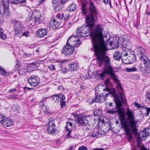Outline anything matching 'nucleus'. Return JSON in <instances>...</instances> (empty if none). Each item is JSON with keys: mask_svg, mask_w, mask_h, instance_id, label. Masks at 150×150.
I'll list each match as a JSON object with an SVG mask.
<instances>
[{"mask_svg": "<svg viewBox=\"0 0 150 150\" xmlns=\"http://www.w3.org/2000/svg\"><path fill=\"white\" fill-rule=\"evenodd\" d=\"M104 149L103 148H94L93 150H104Z\"/></svg>", "mask_w": 150, "mask_h": 150, "instance_id": "nucleus-60", "label": "nucleus"}, {"mask_svg": "<svg viewBox=\"0 0 150 150\" xmlns=\"http://www.w3.org/2000/svg\"><path fill=\"white\" fill-rule=\"evenodd\" d=\"M11 3L13 4H25L26 0H9Z\"/></svg>", "mask_w": 150, "mask_h": 150, "instance_id": "nucleus-26", "label": "nucleus"}, {"mask_svg": "<svg viewBox=\"0 0 150 150\" xmlns=\"http://www.w3.org/2000/svg\"><path fill=\"white\" fill-rule=\"evenodd\" d=\"M64 20H66L69 17V15L68 14L67 15H66L65 14H64Z\"/></svg>", "mask_w": 150, "mask_h": 150, "instance_id": "nucleus-56", "label": "nucleus"}, {"mask_svg": "<svg viewBox=\"0 0 150 150\" xmlns=\"http://www.w3.org/2000/svg\"><path fill=\"white\" fill-rule=\"evenodd\" d=\"M143 61L144 64L147 69V72L150 71V60L147 57H144V58L141 60Z\"/></svg>", "mask_w": 150, "mask_h": 150, "instance_id": "nucleus-19", "label": "nucleus"}, {"mask_svg": "<svg viewBox=\"0 0 150 150\" xmlns=\"http://www.w3.org/2000/svg\"><path fill=\"white\" fill-rule=\"evenodd\" d=\"M0 13L1 16L6 18L10 16L9 3L6 0L4 1L3 5L0 6Z\"/></svg>", "mask_w": 150, "mask_h": 150, "instance_id": "nucleus-7", "label": "nucleus"}, {"mask_svg": "<svg viewBox=\"0 0 150 150\" xmlns=\"http://www.w3.org/2000/svg\"><path fill=\"white\" fill-rule=\"evenodd\" d=\"M127 115L129 121L128 122H126L124 124L123 126H129L133 131L136 130V126H137L138 123L135 120V119L133 113L131 111L129 108L127 109Z\"/></svg>", "mask_w": 150, "mask_h": 150, "instance_id": "nucleus-4", "label": "nucleus"}, {"mask_svg": "<svg viewBox=\"0 0 150 150\" xmlns=\"http://www.w3.org/2000/svg\"><path fill=\"white\" fill-rule=\"evenodd\" d=\"M103 2L105 4H107L108 3V0H103Z\"/></svg>", "mask_w": 150, "mask_h": 150, "instance_id": "nucleus-61", "label": "nucleus"}, {"mask_svg": "<svg viewBox=\"0 0 150 150\" xmlns=\"http://www.w3.org/2000/svg\"><path fill=\"white\" fill-rule=\"evenodd\" d=\"M0 73L3 76H6L7 74V72L1 67H0Z\"/></svg>", "mask_w": 150, "mask_h": 150, "instance_id": "nucleus-36", "label": "nucleus"}, {"mask_svg": "<svg viewBox=\"0 0 150 150\" xmlns=\"http://www.w3.org/2000/svg\"><path fill=\"white\" fill-rule=\"evenodd\" d=\"M121 100H117L115 101L116 106L117 108V109L115 110H109L107 111V112L109 114H113L117 112L120 115H122L124 113L123 109L120 107L122 104L123 101V97L122 96H121Z\"/></svg>", "mask_w": 150, "mask_h": 150, "instance_id": "nucleus-8", "label": "nucleus"}, {"mask_svg": "<svg viewBox=\"0 0 150 150\" xmlns=\"http://www.w3.org/2000/svg\"><path fill=\"white\" fill-rule=\"evenodd\" d=\"M52 26L53 29H54L57 27H58L59 26V23H58L57 21L55 19H54L53 22H52Z\"/></svg>", "mask_w": 150, "mask_h": 150, "instance_id": "nucleus-30", "label": "nucleus"}, {"mask_svg": "<svg viewBox=\"0 0 150 150\" xmlns=\"http://www.w3.org/2000/svg\"><path fill=\"white\" fill-rule=\"evenodd\" d=\"M0 123L5 127H8L12 125L14 121L10 118H4L0 120Z\"/></svg>", "mask_w": 150, "mask_h": 150, "instance_id": "nucleus-17", "label": "nucleus"}, {"mask_svg": "<svg viewBox=\"0 0 150 150\" xmlns=\"http://www.w3.org/2000/svg\"><path fill=\"white\" fill-rule=\"evenodd\" d=\"M125 39L123 37H120L119 38L118 41H119V43H120V44H122V45H125Z\"/></svg>", "mask_w": 150, "mask_h": 150, "instance_id": "nucleus-39", "label": "nucleus"}, {"mask_svg": "<svg viewBox=\"0 0 150 150\" xmlns=\"http://www.w3.org/2000/svg\"><path fill=\"white\" fill-rule=\"evenodd\" d=\"M94 49L96 59L99 63V66H100L103 63L104 64L105 67L102 70V72L98 74L101 79L103 80L105 78V75L109 74L112 78H113L117 83L118 87L122 91V86L119 80L116 77V75L114 73L112 66L110 65L109 59L105 56L106 51L107 50V47H104L102 50H100V49H98L96 46L94 45Z\"/></svg>", "mask_w": 150, "mask_h": 150, "instance_id": "nucleus-2", "label": "nucleus"}, {"mask_svg": "<svg viewBox=\"0 0 150 150\" xmlns=\"http://www.w3.org/2000/svg\"><path fill=\"white\" fill-rule=\"evenodd\" d=\"M23 89L24 90L25 93H26V92L28 91V90L30 91L31 90L33 89L32 88H29L27 87H24Z\"/></svg>", "mask_w": 150, "mask_h": 150, "instance_id": "nucleus-48", "label": "nucleus"}, {"mask_svg": "<svg viewBox=\"0 0 150 150\" xmlns=\"http://www.w3.org/2000/svg\"><path fill=\"white\" fill-rule=\"evenodd\" d=\"M147 69L146 67L142 64H140L139 66L138 70L141 71L146 77L150 76V71L147 72Z\"/></svg>", "mask_w": 150, "mask_h": 150, "instance_id": "nucleus-18", "label": "nucleus"}, {"mask_svg": "<svg viewBox=\"0 0 150 150\" xmlns=\"http://www.w3.org/2000/svg\"><path fill=\"white\" fill-rule=\"evenodd\" d=\"M41 16L40 14L39 11H34L32 13V18L31 20L34 21L35 25L38 24L40 22V17Z\"/></svg>", "mask_w": 150, "mask_h": 150, "instance_id": "nucleus-15", "label": "nucleus"}, {"mask_svg": "<svg viewBox=\"0 0 150 150\" xmlns=\"http://www.w3.org/2000/svg\"><path fill=\"white\" fill-rule=\"evenodd\" d=\"M131 44L129 42H127L126 43L125 42V45H122L123 47H124V48L126 49H127L129 50V47L130 46Z\"/></svg>", "mask_w": 150, "mask_h": 150, "instance_id": "nucleus-44", "label": "nucleus"}, {"mask_svg": "<svg viewBox=\"0 0 150 150\" xmlns=\"http://www.w3.org/2000/svg\"><path fill=\"white\" fill-rule=\"evenodd\" d=\"M16 88H14L13 89H11L9 91V92L11 93H13V92L16 91Z\"/></svg>", "mask_w": 150, "mask_h": 150, "instance_id": "nucleus-58", "label": "nucleus"}, {"mask_svg": "<svg viewBox=\"0 0 150 150\" xmlns=\"http://www.w3.org/2000/svg\"><path fill=\"white\" fill-rule=\"evenodd\" d=\"M123 128L127 135L128 137V139L129 141L130 140L133 138L132 133H136L137 132V126H136V130L135 131H133L129 126H123Z\"/></svg>", "mask_w": 150, "mask_h": 150, "instance_id": "nucleus-13", "label": "nucleus"}, {"mask_svg": "<svg viewBox=\"0 0 150 150\" xmlns=\"http://www.w3.org/2000/svg\"><path fill=\"white\" fill-rule=\"evenodd\" d=\"M94 132L91 135V136L93 137H99L100 134L98 131V130L96 128H94Z\"/></svg>", "mask_w": 150, "mask_h": 150, "instance_id": "nucleus-27", "label": "nucleus"}, {"mask_svg": "<svg viewBox=\"0 0 150 150\" xmlns=\"http://www.w3.org/2000/svg\"><path fill=\"white\" fill-rule=\"evenodd\" d=\"M104 90L106 91H108V93H106L105 95H104L103 93L100 95L98 94L96 96L95 98H93L91 100V103H93L94 102L99 103L104 102L106 100V98L108 97V94L110 93H113L115 91V90L113 89L112 90L111 89L107 87Z\"/></svg>", "mask_w": 150, "mask_h": 150, "instance_id": "nucleus-5", "label": "nucleus"}, {"mask_svg": "<svg viewBox=\"0 0 150 150\" xmlns=\"http://www.w3.org/2000/svg\"><path fill=\"white\" fill-rule=\"evenodd\" d=\"M141 150H148V149H146L144 147Z\"/></svg>", "mask_w": 150, "mask_h": 150, "instance_id": "nucleus-64", "label": "nucleus"}, {"mask_svg": "<svg viewBox=\"0 0 150 150\" xmlns=\"http://www.w3.org/2000/svg\"><path fill=\"white\" fill-rule=\"evenodd\" d=\"M92 74V72H91L90 71H87L84 76V78L85 79H88L91 78V75Z\"/></svg>", "mask_w": 150, "mask_h": 150, "instance_id": "nucleus-33", "label": "nucleus"}, {"mask_svg": "<svg viewBox=\"0 0 150 150\" xmlns=\"http://www.w3.org/2000/svg\"><path fill=\"white\" fill-rule=\"evenodd\" d=\"M69 41V44L71 46H78L80 45V39L76 36H71L67 41Z\"/></svg>", "mask_w": 150, "mask_h": 150, "instance_id": "nucleus-14", "label": "nucleus"}, {"mask_svg": "<svg viewBox=\"0 0 150 150\" xmlns=\"http://www.w3.org/2000/svg\"><path fill=\"white\" fill-rule=\"evenodd\" d=\"M112 103H105V105L106 108L110 107L112 106Z\"/></svg>", "mask_w": 150, "mask_h": 150, "instance_id": "nucleus-50", "label": "nucleus"}, {"mask_svg": "<svg viewBox=\"0 0 150 150\" xmlns=\"http://www.w3.org/2000/svg\"><path fill=\"white\" fill-rule=\"evenodd\" d=\"M76 5L75 4H72L69 7V9L70 11H73L76 9Z\"/></svg>", "mask_w": 150, "mask_h": 150, "instance_id": "nucleus-34", "label": "nucleus"}, {"mask_svg": "<svg viewBox=\"0 0 150 150\" xmlns=\"http://www.w3.org/2000/svg\"><path fill=\"white\" fill-rule=\"evenodd\" d=\"M68 0H61L60 1V2L59 3L60 5L62 6V5H63L65 4Z\"/></svg>", "mask_w": 150, "mask_h": 150, "instance_id": "nucleus-47", "label": "nucleus"}, {"mask_svg": "<svg viewBox=\"0 0 150 150\" xmlns=\"http://www.w3.org/2000/svg\"><path fill=\"white\" fill-rule=\"evenodd\" d=\"M54 10L55 12L60 11L62 10L63 6H61L59 4L54 2H52Z\"/></svg>", "mask_w": 150, "mask_h": 150, "instance_id": "nucleus-21", "label": "nucleus"}, {"mask_svg": "<svg viewBox=\"0 0 150 150\" xmlns=\"http://www.w3.org/2000/svg\"><path fill=\"white\" fill-rule=\"evenodd\" d=\"M101 111L99 109H96L93 112V114L94 116H100L101 114Z\"/></svg>", "mask_w": 150, "mask_h": 150, "instance_id": "nucleus-38", "label": "nucleus"}, {"mask_svg": "<svg viewBox=\"0 0 150 150\" xmlns=\"http://www.w3.org/2000/svg\"><path fill=\"white\" fill-rule=\"evenodd\" d=\"M39 66L38 63L33 62L30 64L29 66L27 67V70L28 72L33 71L35 69L38 67Z\"/></svg>", "mask_w": 150, "mask_h": 150, "instance_id": "nucleus-20", "label": "nucleus"}, {"mask_svg": "<svg viewBox=\"0 0 150 150\" xmlns=\"http://www.w3.org/2000/svg\"><path fill=\"white\" fill-rule=\"evenodd\" d=\"M146 111H147V115H148L149 112L150 111V108H146Z\"/></svg>", "mask_w": 150, "mask_h": 150, "instance_id": "nucleus-59", "label": "nucleus"}, {"mask_svg": "<svg viewBox=\"0 0 150 150\" xmlns=\"http://www.w3.org/2000/svg\"><path fill=\"white\" fill-rule=\"evenodd\" d=\"M82 7L81 8V13L83 15H86L87 13V10L86 8V4L82 3Z\"/></svg>", "mask_w": 150, "mask_h": 150, "instance_id": "nucleus-29", "label": "nucleus"}, {"mask_svg": "<svg viewBox=\"0 0 150 150\" xmlns=\"http://www.w3.org/2000/svg\"><path fill=\"white\" fill-rule=\"evenodd\" d=\"M88 148L86 146H82L79 147L78 150H87Z\"/></svg>", "mask_w": 150, "mask_h": 150, "instance_id": "nucleus-46", "label": "nucleus"}, {"mask_svg": "<svg viewBox=\"0 0 150 150\" xmlns=\"http://www.w3.org/2000/svg\"><path fill=\"white\" fill-rule=\"evenodd\" d=\"M145 51L144 49L140 47L137 49V54L138 58L141 60L144 58V57H146L145 55Z\"/></svg>", "mask_w": 150, "mask_h": 150, "instance_id": "nucleus-16", "label": "nucleus"}, {"mask_svg": "<svg viewBox=\"0 0 150 150\" xmlns=\"http://www.w3.org/2000/svg\"><path fill=\"white\" fill-rule=\"evenodd\" d=\"M149 134L146 132V131H143L142 132H140L138 136V139L140 140H144L143 138H145L146 137L148 136Z\"/></svg>", "mask_w": 150, "mask_h": 150, "instance_id": "nucleus-25", "label": "nucleus"}, {"mask_svg": "<svg viewBox=\"0 0 150 150\" xmlns=\"http://www.w3.org/2000/svg\"><path fill=\"white\" fill-rule=\"evenodd\" d=\"M47 33V30L45 29H40L37 32L38 35L40 37H43L46 35Z\"/></svg>", "mask_w": 150, "mask_h": 150, "instance_id": "nucleus-23", "label": "nucleus"}, {"mask_svg": "<svg viewBox=\"0 0 150 150\" xmlns=\"http://www.w3.org/2000/svg\"><path fill=\"white\" fill-rule=\"evenodd\" d=\"M4 117L0 113V119L3 118Z\"/></svg>", "mask_w": 150, "mask_h": 150, "instance_id": "nucleus-63", "label": "nucleus"}, {"mask_svg": "<svg viewBox=\"0 0 150 150\" xmlns=\"http://www.w3.org/2000/svg\"><path fill=\"white\" fill-rule=\"evenodd\" d=\"M128 52H129V50H128L126 49H124L121 53L122 57L125 56H128Z\"/></svg>", "mask_w": 150, "mask_h": 150, "instance_id": "nucleus-37", "label": "nucleus"}, {"mask_svg": "<svg viewBox=\"0 0 150 150\" xmlns=\"http://www.w3.org/2000/svg\"><path fill=\"white\" fill-rule=\"evenodd\" d=\"M48 68L51 71H54L55 70V66L53 65L50 64L48 66Z\"/></svg>", "mask_w": 150, "mask_h": 150, "instance_id": "nucleus-45", "label": "nucleus"}, {"mask_svg": "<svg viewBox=\"0 0 150 150\" xmlns=\"http://www.w3.org/2000/svg\"><path fill=\"white\" fill-rule=\"evenodd\" d=\"M11 22L14 26V36L17 37L18 36H21V33H22L24 29L23 24L19 21L14 19L12 20Z\"/></svg>", "mask_w": 150, "mask_h": 150, "instance_id": "nucleus-6", "label": "nucleus"}, {"mask_svg": "<svg viewBox=\"0 0 150 150\" xmlns=\"http://www.w3.org/2000/svg\"><path fill=\"white\" fill-rule=\"evenodd\" d=\"M66 12H67V11H64V13L62 14V15H61L59 13L56 16L57 18L58 19H62L63 17H64V15L66 13Z\"/></svg>", "mask_w": 150, "mask_h": 150, "instance_id": "nucleus-40", "label": "nucleus"}, {"mask_svg": "<svg viewBox=\"0 0 150 150\" xmlns=\"http://www.w3.org/2000/svg\"><path fill=\"white\" fill-rule=\"evenodd\" d=\"M113 57L116 60H119L121 58L123 61V59H125L122 57L121 53L119 51L116 52L114 53Z\"/></svg>", "mask_w": 150, "mask_h": 150, "instance_id": "nucleus-22", "label": "nucleus"}, {"mask_svg": "<svg viewBox=\"0 0 150 150\" xmlns=\"http://www.w3.org/2000/svg\"><path fill=\"white\" fill-rule=\"evenodd\" d=\"M137 69L134 67H133L131 68H127L126 69V71L129 72L136 71H137Z\"/></svg>", "mask_w": 150, "mask_h": 150, "instance_id": "nucleus-42", "label": "nucleus"}, {"mask_svg": "<svg viewBox=\"0 0 150 150\" xmlns=\"http://www.w3.org/2000/svg\"><path fill=\"white\" fill-rule=\"evenodd\" d=\"M19 108L18 106L14 105L13 108V109L14 110L17 111Z\"/></svg>", "mask_w": 150, "mask_h": 150, "instance_id": "nucleus-55", "label": "nucleus"}, {"mask_svg": "<svg viewBox=\"0 0 150 150\" xmlns=\"http://www.w3.org/2000/svg\"><path fill=\"white\" fill-rule=\"evenodd\" d=\"M69 44V41H67L66 45L63 48L62 51V53L65 57L69 56L73 53L74 49V46H71Z\"/></svg>", "mask_w": 150, "mask_h": 150, "instance_id": "nucleus-9", "label": "nucleus"}, {"mask_svg": "<svg viewBox=\"0 0 150 150\" xmlns=\"http://www.w3.org/2000/svg\"><path fill=\"white\" fill-rule=\"evenodd\" d=\"M6 38V35L2 32H0V38L3 40H5Z\"/></svg>", "mask_w": 150, "mask_h": 150, "instance_id": "nucleus-41", "label": "nucleus"}, {"mask_svg": "<svg viewBox=\"0 0 150 150\" xmlns=\"http://www.w3.org/2000/svg\"><path fill=\"white\" fill-rule=\"evenodd\" d=\"M77 121L81 126H85L88 130L90 129V126L88 124L86 116L84 115L79 117L78 118Z\"/></svg>", "mask_w": 150, "mask_h": 150, "instance_id": "nucleus-12", "label": "nucleus"}, {"mask_svg": "<svg viewBox=\"0 0 150 150\" xmlns=\"http://www.w3.org/2000/svg\"><path fill=\"white\" fill-rule=\"evenodd\" d=\"M58 96V99L59 100V102L63 100H64L65 98L63 94H57Z\"/></svg>", "mask_w": 150, "mask_h": 150, "instance_id": "nucleus-32", "label": "nucleus"}, {"mask_svg": "<svg viewBox=\"0 0 150 150\" xmlns=\"http://www.w3.org/2000/svg\"><path fill=\"white\" fill-rule=\"evenodd\" d=\"M69 71H71L77 70L78 68V65L77 64L75 63H72L69 64Z\"/></svg>", "mask_w": 150, "mask_h": 150, "instance_id": "nucleus-24", "label": "nucleus"}, {"mask_svg": "<svg viewBox=\"0 0 150 150\" xmlns=\"http://www.w3.org/2000/svg\"><path fill=\"white\" fill-rule=\"evenodd\" d=\"M29 84L32 86L35 87L38 86L40 82L39 78L37 76L32 75L28 80Z\"/></svg>", "mask_w": 150, "mask_h": 150, "instance_id": "nucleus-11", "label": "nucleus"}, {"mask_svg": "<svg viewBox=\"0 0 150 150\" xmlns=\"http://www.w3.org/2000/svg\"><path fill=\"white\" fill-rule=\"evenodd\" d=\"M29 35V32L28 31H26L25 32H24L23 33H21V36H18L17 37H19V38H21L23 36H25L26 37H27Z\"/></svg>", "mask_w": 150, "mask_h": 150, "instance_id": "nucleus-35", "label": "nucleus"}, {"mask_svg": "<svg viewBox=\"0 0 150 150\" xmlns=\"http://www.w3.org/2000/svg\"><path fill=\"white\" fill-rule=\"evenodd\" d=\"M109 79H107L106 80H105V83L106 85H107L109 83Z\"/></svg>", "mask_w": 150, "mask_h": 150, "instance_id": "nucleus-57", "label": "nucleus"}, {"mask_svg": "<svg viewBox=\"0 0 150 150\" xmlns=\"http://www.w3.org/2000/svg\"><path fill=\"white\" fill-rule=\"evenodd\" d=\"M119 41H116L113 44V49H115L119 47Z\"/></svg>", "mask_w": 150, "mask_h": 150, "instance_id": "nucleus-43", "label": "nucleus"}, {"mask_svg": "<svg viewBox=\"0 0 150 150\" xmlns=\"http://www.w3.org/2000/svg\"><path fill=\"white\" fill-rule=\"evenodd\" d=\"M72 124L71 122H66V128L68 131L71 132L72 130Z\"/></svg>", "mask_w": 150, "mask_h": 150, "instance_id": "nucleus-28", "label": "nucleus"}, {"mask_svg": "<svg viewBox=\"0 0 150 150\" xmlns=\"http://www.w3.org/2000/svg\"><path fill=\"white\" fill-rule=\"evenodd\" d=\"M103 30L102 25L99 24L96 26L94 31L86 26L79 27L76 30V33L78 36L81 37H86L91 35L93 49L95 52L94 45L100 50L101 49L102 50L104 47H107V43L103 39Z\"/></svg>", "mask_w": 150, "mask_h": 150, "instance_id": "nucleus-1", "label": "nucleus"}, {"mask_svg": "<svg viewBox=\"0 0 150 150\" xmlns=\"http://www.w3.org/2000/svg\"><path fill=\"white\" fill-rule=\"evenodd\" d=\"M134 105L136 107H137L138 108H140L142 107V106L140 105V104L139 103H138L137 102H135L134 103Z\"/></svg>", "mask_w": 150, "mask_h": 150, "instance_id": "nucleus-53", "label": "nucleus"}, {"mask_svg": "<svg viewBox=\"0 0 150 150\" xmlns=\"http://www.w3.org/2000/svg\"><path fill=\"white\" fill-rule=\"evenodd\" d=\"M88 6V14L85 20L87 26L93 30L96 19L97 18L98 11L95 6L94 3L92 1L89 2Z\"/></svg>", "mask_w": 150, "mask_h": 150, "instance_id": "nucleus-3", "label": "nucleus"}, {"mask_svg": "<svg viewBox=\"0 0 150 150\" xmlns=\"http://www.w3.org/2000/svg\"><path fill=\"white\" fill-rule=\"evenodd\" d=\"M17 95H14L12 96V98H14L16 97Z\"/></svg>", "mask_w": 150, "mask_h": 150, "instance_id": "nucleus-62", "label": "nucleus"}, {"mask_svg": "<svg viewBox=\"0 0 150 150\" xmlns=\"http://www.w3.org/2000/svg\"><path fill=\"white\" fill-rule=\"evenodd\" d=\"M68 133L65 136V137L66 138H68L71 137L70 134H71V132H70V131H68Z\"/></svg>", "mask_w": 150, "mask_h": 150, "instance_id": "nucleus-52", "label": "nucleus"}, {"mask_svg": "<svg viewBox=\"0 0 150 150\" xmlns=\"http://www.w3.org/2000/svg\"><path fill=\"white\" fill-rule=\"evenodd\" d=\"M58 97L57 95H54L50 97L52 98V100L54 101L56 103H59V100H58Z\"/></svg>", "mask_w": 150, "mask_h": 150, "instance_id": "nucleus-31", "label": "nucleus"}, {"mask_svg": "<svg viewBox=\"0 0 150 150\" xmlns=\"http://www.w3.org/2000/svg\"><path fill=\"white\" fill-rule=\"evenodd\" d=\"M60 103L61 107L62 108L64 105H65V101H64V100H63L61 101Z\"/></svg>", "mask_w": 150, "mask_h": 150, "instance_id": "nucleus-49", "label": "nucleus"}, {"mask_svg": "<svg viewBox=\"0 0 150 150\" xmlns=\"http://www.w3.org/2000/svg\"><path fill=\"white\" fill-rule=\"evenodd\" d=\"M54 120L50 118L49 120V122L47 127V130L50 134H54L56 132L57 127L55 125Z\"/></svg>", "mask_w": 150, "mask_h": 150, "instance_id": "nucleus-10", "label": "nucleus"}, {"mask_svg": "<svg viewBox=\"0 0 150 150\" xmlns=\"http://www.w3.org/2000/svg\"><path fill=\"white\" fill-rule=\"evenodd\" d=\"M146 131L149 135H150V126L148 127L146 129Z\"/></svg>", "mask_w": 150, "mask_h": 150, "instance_id": "nucleus-54", "label": "nucleus"}, {"mask_svg": "<svg viewBox=\"0 0 150 150\" xmlns=\"http://www.w3.org/2000/svg\"><path fill=\"white\" fill-rule=\"evenodd\" d=\"M145 96L148 100L150 101V93H146L145 95Z\"/></svg>", "mask_w": 150, "mask_h": 150, "instance_id": "nucleus-51", "label": "nucleus"}]
</instances>
